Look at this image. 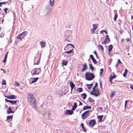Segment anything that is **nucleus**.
I'll return each instance as SVG.
<instances>
[{
  "mask_svg": "<svg viewBox=\"0 0 133 133\" xmlns=\"http://www.w3.org/2000/svg\"><path fill=\"white\" fill-rule=\"evenodd\" d=\"M90 94L94 96L95 97H97L99 96L101 94V92L98 89H97L96 90L95 89L94 91H91Z\"/></svg>",
  "mask_w": 133,
  "mask_h": 133,
  "instance_id": "obj_4",
  "label": "nucleus"
},
{
  "mask_svg": "<svg viewBox=\"0 0 133 133\" xmlns=\"http://www.w3.org/2000/svg\"><path fill=\"white\" fill-rule=\"evenodd\" d=\"M130 88L132 90H133V85H130Z\"/></svg>",
  "mask_w": 133,
  "mask_h": 133,
  "instance_id": "obj_55",
  "label": "nucleus"
},
{
  "mask_svg": "<svg viewBox=\"0 0 133 133\" xmlns=\"http://www.w3.org/2000/svg\"><path fill=\"white\" fill-rule=\"evenodd\" d=\"M126 40L127 42H128L129 41H130V40L129 39V38H127V39H126Z\"/></svg>",
  "mask_w": 133,
  "mask_h": 133,
  "instance_id": "obj_62",
  "label": "nucleus"
},
{
  "mask_svg": "<svg viewBox=\"0 0 133 133\" xmlns=\"http://www.w3.org/2000/svg\"><path fill=\"white\" fill-rule=\"evenodd\" d=\"M69 84H70V87L71 88V92L72 91V90L75 87V85L74 83L71 82H70L69 83Z\"/></svg>",
  "mask_w": 133,
  "mask_h": 133,
  "instance_id": "obj_12",
  "label": "nucleus"
},
{
  "mask_svg": "<svg viewBox=\"0 0 133 133\" xmlns=\"http://www.w3.org/2000/svg\"><path fill=\"white\" fill-rule=\"evenodd\" d=\"M100 88L102 89V81H100Z\"/></svg>",
  "mask_w": 133,
  "mask_h": 133,
  "instance_id": "obj_50",
  "label": "nucleus"
},
{
  "mask_svg": "<svg viewBox=\"0 0 133 133\" xmlns=\"http://www.w3.org/2000/svg\"><path fill=\"white\" fill-rule=\"evenodd\" d=\"M73 113V111L71 110H66L64 114L65 115H71Z\"/></svg>",
  "mask_w": 133,
  "mask_h": 133,
  "instance_id": "obj_9",
  "label": "nucleus"
},
{
  "mask_svg": "<svg viewBox=\"0 0 133 133\" xmlns=\"http://www.w3.org/2000/svg\"><path fill=\"white\" fill-rule=\"evenodd\" d=\"M112 48L113 46L112 45H110L109 46L108 48V52L109 53H110V52L112 50Z\"/></svg>",
  "mask_w": 133,
  "mask_h": 133,
  "instance_id": "obj_23",
  "label": "nucleus"
},
{
  "mask_svg": "<svg viewBox=\"0 0 133 133\" xmlns=\"http://www.w3.org/2000/svg\"><path fill=\"white\" fill-rule=\"evenodd\" d=\"M88 84H87V87H88V89H91V87H90V86H89V85H88Z\"/></svg>",
  "mask_w": 133,
  "mask_h": 133,
  "instance_id": "obj_47",
  "label": "nucleus"
},
{
  "mask_svg": "<svg viewBox=\"0 0 133 133\" xmlns=\"http://www.w3.org/2000/svg\"><path fill=\"white\" fill-rule=\"evenodd\" d=\"M95 76L94 75L90 72H86L85 74V77L87 80L91 81L93 79Z\"/></svg>",
  "mask_w": 133,
  "mask_h": 133,
  "instance_id": "obj_2",
  "label": "nucleus"
},
{
  "mask_svg": "<svg viewBox=\"0 0 133 133\" xmlns=\"http://www.w3.org/2000/svg\"><path fill=\"white\" fill-rule=\"evenodd\" d=\"M27 120L28 122H30L31 121V119L30 118H28L27 119Z\"/></svg>",
  "mask_w": 133,
  "mask_h": 133,
  "instance_id": "obj_56",
  "label": "nucleus"
},
{
  "mask_svg": "<svg viewBox=\"0 0 133 133\" xmlns=\"http://www.w3.org/2000/svg\"><path fill=\"white\" fill-rule=\"evenodd\" d=\"M90 57L92 59H93L94 58L93 56L92 55H90Z\"/></svg>",
  "mask_w": 133,
  "mask_h": 133,
  "instance_id": "obj_45",
  "label": "nucleus"
},
{
  "mask_svg": "<svg viewBox=\"0 0 133 133\" xmlns=\"http://www.w3.org/2000/svg\"><path fill=\"white\" fill-rule=\"evenodd\" d=\"M89 65L90 69L92 70H94V68L93 66L91 64H89Z\"/></svg>",
  "mask_w": 133,
  "mask_h": 133,
  "instance_id": "obj_28",
  "label": "nucleus"
},
{
  "mask_svg": "<svg viewBox=\"0 0 133 133\" xmlns=\"http://www.w3.org/2000/svg\"><path fill=\"white\" fill-rule=\"evenodd\" d=\"M93 28L95 29V30H96L97 29V25L96 24H94L93 25Z\"/></svg>",
  "mask_w": 133,
  "mask_h": 133,
  "instance_id": "obj_33",
  "label": "nucleus"
},
{
  "mask_svg": "<svg viewBox=\"0 0 133 133\" xmlns=\"http://www.w3.org/2000/svg\"><path fill=\"white\" fill-rule=\"evenodd\" d=\"M40 44H41V48H42L43 47H45V43L43 42H40Z\"/></svg>",
  "mask_w": 133,
  "mask_h": 133,
  "instance_id": "obj_21",
  "label": "nucleus"
},
{
  "mask_svg": "<svg viewBox=\"0 0 133 133\" xmlns=\"http://www.w3.org/2000/svg\"><path fill=\"white\" fill-rule=\"evenodd\" d=\"M7 112L8 114H9L10 113H13L14 112L12 110L11 108L10 107H9L7 111Z\"/></svg>",
  "mask_w": 133,
  "mask_h": 133,
  "instance_id": "obj_13",
  "label": "nucleus"
},
{
  "mask_svg": "<svg viewBox=\"0 0 133 133\" xmlns=\"http://www.w3.org/2000/svg\"><path fill=\"white\" fill-rule=\"evenodd\" d=\"M27 99L28 102L31 104L35 105L34 108L36 109V100L34 95L32 94H29L28 95Z\"/></svg>",
  "mask_w": 133,
  "mask_h": 133,
  "instance_id": "obj_1",
  "label": "nucleus"
},
{
  "mask_svg": "<svg viewBox=\"0 0 133 133\" xmlns=\"http://www.w3.org/2000/svg\"><path fill=\"white\" fill-rule=\"evenodd\" d=\"M28 34V32L26 31H25L20 34L21 36L23 38L26 35Z\"/></svg>",
  "mask_w": 133,
  "mask_h": 133,
  "instance_id": "obj_16",
  "label": "nucleus"
},
{
  "mask_svg": "<svg viewBox=\"0 0 133 133\" xmlns=\"http://www.w3.org/2000/svg\"><path fill=\"white\" fill-rule=\"evenodd\" d=\"M103 117V115L99 116H98V118L99 119V122H100L102 121V118Z\"/></svg>",
  "mask_w": 133,
  "mask_h": 133,
  "instance_id": "obj_25",
  "label": "nucleus"
},
{
  "mask_svg": "<svg viewBox=\"0 0 133 133\" xmlns=\"http://www.w3.org/2000/svg\"><path fill=\"white\" fill-rule=\"evenodd\" d=\"M81 96V97H82L84 99H85L86 98L87 96L86 94L85 93L82 94Z\"/></svg>",
  "mask_w": 133,
  "mask_h": 133,
  "instance_id": "obj_22",
  "label": "nucleus"
},
{
  "mask_svg": "<svg viewBox=\"0 0 133 133\" xmlns=\"http://www.w3.org/2000/svg\"><path fill=\"white\" fill-rule=\"evenodd\" d=\"M88 101L90 102H94V100L92 99L91 98L89 97V98L88 99Z\"/></svg>",
  "mask_w": 133,
  "mask_h": 133,
  "instance_id": "obj_30",
  "label": "nucleus"
},
{
  "mask_svg": "<svg viewBox=\"0 0 133 133\" xmlns=\"http://www.w3.org/2000/svg\"><path fill=\"white\" fill-rule=\"evenodd\" d=\"M91 108V107L90 106L84 105L83 108V110H85L90 109Z\"/></svg>",
  "mask_w": 133,
  "mask_h": 133,
  "instance_id": "obj_18",
  "label": "nucleus"
},
{
  "mask_svg": "<svg viewBox=\"0 0 133 133\" xmlns=\"http://www.w3.org/2000/svg\"><path fill=\"white\" fill-rule=\"evenodd\" d=\"M13 118V116L12 115L10 116H8L6 117V121H7L8 120H10L12 119Z\"/></svg>",
  "mask_w": 133,
  "mask_h": 133,
  "instance_id": "obj_24",
  "label": "nucleus"
},
{
  "mask_svg": "<svg viewBox=\"0 0 133 133\" xmlns=\"http://www.w3.org/2000/svg\"><path fill=\"white\" fill-rule=\"evenodd\" d=\"M5 97L8 99H14L17 97V96L15 95H12L10 96H6Z\"/></svg>",
  "mask_w": 133,
  "mask_h": 133,
  "instance_id": "obj_11",
  "label": "nucleus"
},
{
  "mask_svg": "<svg viewBox=\"0 0 133 133\" xmlns=\"http://www.w3.org/2000/svg\"><path fill=\"white\" fill-rule=\"evenodd\" d=\"M127 102H128V101H126L125 102V105H124L125 108H126V104H127Z\"/></svg>",
  "mask_w": 133,
  "mask_h": 133,
  "instance_id": "obj_53",
  "label": "nucleus"
},
{
  "mask_svg": "<svg viewBox=\"0 0 133 133\" xmlns=\"http://www.w3.org/2000/svg\"><path fill=\"white\" fill-rule=\"evenodd\" d=\"M51 112L50 111H46L43 114L44 117L46 119H49L51 116Z\"/></svg>",
  "mask_w": 133,
  "mask_h": 133,
  "instance_id": "obj_5",
  "label": "nucleus"
},
{
  "mask_svg": "<svg viewBox=\"0 0 133 133\" xmlns=\"http://www.w3.org/2000/svg\"><path fill=\"white\" fill-rule=\"evenodd\" d=\"M88 85L89 86H90V87H92V85H93V83H92L90 84H88Z\"/></svg>",
  "mask_w": 133,
  "mask_h": 133,
  "instance_id": "obj_63",
  "label": "nucleus"
},
{
  "mask_svg": "<svg viewBox=\"0 0 133 133\" xmlns=\"http://www.w3.org/2000/svg\"><path fill=\"white\" fill-rule=\"evenodd\" d=\"M6 59L4 58L3 61V63L5 62H6Z\"/></svg>",
  "mask_w": 133,
  "mask_h": 133,
  "instance_id": "obj_58",
  "label": "nucleus"
},
{
  "mask_svg": "<svg viewBox=\"0 0 133 133\" xmlns=\"http://www.w3.org/2000/svg\"><path fill=\"white\" fill-rule=\"evenodd\" d=\"M95 30H96L95 29L93 28L91 29V31L92 34H94V32L95 31Z\"/></svg>",
  "mask_w": 133,
  "mask_h": 133,
  "instance_id": "obj_42",
  "label": "nucleus"
},
{
  "mask_svg": "<svg viewBox=\"0 0 133 133\" xmlns=\"http://www.w3.org/2000/svg\"><path fill=\"white\" fill-rule=\"evenodd\" d=\"M77 89L79 92H81L82 91L83 89L82 88H79Z\"/></svg>",
  "mask_w": 133,
  "mask_h": 133,
  "instance_id": "obj_36",
  "label": "nucleus"
},
{
  "mask_svg": "<svg viewBox=\"0 0 133 133\" xmlns=\"http://www.w3.org/2000/svg\"><path fill=\"white\" fill-rule=\"evenodd\" d=\"M127 73L124 72V73L123 76L124 77H126L127 76Z\"/></svg>",
  "mask_w": 133,
  "mask_h": 133,
  "instance_id": "obj_43",
  "label": "nucleus"
},
{
  "mask_svg": "<svg viewBox=\"0 0 133 133\" xmlns=\"http://www.w3.org/2000/svg\"><path fill=\"white\" fill-rule=\"evenodd\" d=\"M8 9V8H4V11L5 12L6 14L7 13V10Z\"/></svg>",
  "mask_w": 133,
  "mask_h": 133,
  "instance_id": "obj_44",
  "label": "nucleus"
},
{
  "mask_svg": "<svg viewBox=\"0 0 133 133\" xmlns=\"http://www.w3.org/2000/svg\"><path fill=\"white\" fill-rule=\"evenodd\" d=\"M96 122L95 119L91 120L89 122V124L92 127H93L95 124Z\"/></svg>",
  "mask_w": 133,
  "mask_h": 133,
  "instance_id": "obj_10",
  "label": "nucleus"
},
{
  "mask_svg": "<svg viewBox=\"0 0 133 133\" xmlns=\"http://www.w3.org/2000/svg\"><path fill=\"white\" fill-rule=\"evenodd\" d=\"M17 38L18 39H20L21 40L22 38V37L21 36V35L20 34L18 35L17 37Z\"/></svg>",
  "mask_w": 133,
  "mask_h": 133,
  "instance_id": "obj_35",
  "label": "nucleus"
},
{
  "mask_svg": "<svg viewBox=\"0 0 133 133\" xmlns=\"http://www.w3.org/2000/svg\"><path fill=\"white\" fill-rule=\"evenodd\" d=\"M94 53L95 55H96V56H97V53L96 52V51H94Z\"/></svg>",
  "mask_w": 133,
  "mask_h": 133,
  "instance_id": "obj_57",
  "label": "nucleus"
},
{
  "mask_svg": "<svg viewBox=\"0 0 133 133\" xmlns=\"http://www.w3.org/2000/svg\"><path fill=\"white\" fill-rule=\"evenodd\" d=\"M68 63V61H65L63 60L62 62V64L64 65H67Z\"/></svg>",
  "mask_w": 133,
  "mask_h": 133,
  "instance_id": "obj_27",
  "label": "nucleus"
},
{
  "mask_svg": "<svg viewBox=\"0 0 133 133\" xmlns=\"http://www.w3.org/2000/svg\"><path fill=\"white\" fill-rule=\"evenodd\" d=\"M113 78H112L111 77H109V81L112 84V80L113 79Z\"/></svg>",
  "mask_w": 133,
  "mask_h": 133,
  "instance_id": "obj_38",
  "label": "nucleus"
},
{
  "mask_svg": "<svg viewBox=\"0 0 133 133\" xmlns=\"http://www.w3.org/2000/svg\"><path fill=\"white\" fill-rule=\"evenodd\" d=\"M19 102V101L18 100H17L15 101L10 100V103L12 104H16L17 102H18V103Z\"/></svg>",
  "mask_w": 133,
  "mask_h": 133,
  "instance_id": "obj_17",
  "label": "nucleus"
},
{
  "mask_svg": "<svg viewBox=\"0 0 133 133\" xmlns=\"http://www.w3.org/2000/svg\"><path fill=\"white\" fill-rule=\"evenodd\" d=\"M73 49H72V50L67 51H65L64 52V53H67V54H69V53H71L72 52V51L73 50Z\"/></svg>",
  "mask_w": 133,
  "mask_h": 133,
  "instance_id": "obj_31",
  "label": "nucleus"
},
{
  "mask_svg": "<svg viewBox=\"0 0 133 133\" xmlns=\"http://www.w3.org/2000/svg\"><path fill=\"white\" fill-rule=\"evenodd\" d=\"M92 60L93 62L95 64H96L97 63V62L96 61V60L94 58L92 59Z\"/></svg>",
  "mask_w": 133,
  "mask_h": 133,
  "instance_id": "obj_37",
  "label": "nucleus"
},
{
  "mask_svg": "<svg viewBox=\"0 0 133 133\" xmlns=\"http://www.w3.org/2000/svg\"><path fill=\"white\" fill-rule=\"evenodd\" d=\"M118 63H117L115 65V66H116V67L117 68L118 66Z\"/></svg>",
  "mask_w": 133,
  "mask_h": 133,
  "instance_id": "obj_61",
  "label": "nucleus"
},
{
  "mask_svg": "<svg viewBox=\"0 0 133 133\" xmlns=\"http://www.w3.org/2000/svg\"><path fill=\"white\" fill-rule=\"evenodd\" d=\"M117 14H116L114 17V20L115 21H116L117 19Z\"/></svg>",
  "mask_w": 133,
  "mask_h": 133,
  "instance_id": "obj_40",
  "label": "nucleus"
},
{
  "mask_svg": "<svg viewBox=\"0 0 133 133\" xmlns=\"http://www.w3.org/2000/svg\"><path fill=\"white\" fill-rule=\"evenodd\" d=\"M15 85L17 86H18L19 85V84L18 83L16 82L15 83Z\"/></svg>",
  "mask_w": 133,
  "mask_h": 133,
  "instance_id": "obj_49",
  "label": "nucleus"
},
{
  "mask_svg": "<svg viewBox=\"0 0 133 133\" xmlns=\"http://www.w3.org/2000/svg\"><path fill=\"white\" fill-rule=\"evenodd\" d=\"M110 42V40L108 35L106 36L105 38L104 41L102 42V44H106Z\"/></svg>",
  "mask_w": 133,
  "mask_h": 133,
  "instance_id": "obj_8",
  "label": "nucleus"
},
{
  "mask_svg": "<svg viewBox=\"0 0 133 133\" xmlns=\"http://www.w3.org/2000/svg\"><path fill=\"white\" fill-rule=\"evenodd\" d=\"M6 82L5 81V80H3L2 81V85H6Z\"/></svg>",
  "mask_w": 133,
  "mask_h": 133,
  "instance_id": "obj_41",
  "label": "nucleus"
},
{
  "mask_svg": "<svg viewBox=\"0 0 133 133\" xmlns=\"http://www.w3.org/2000/svg\"><path fill=\"white\" fill-rule=\"evenodd\" d=\"M81 126H82V128L83 129L85 128L84 127V124L83 123H81Z\"/></svg>",
  "mask_w": 133,
  "mask_h": 133,
  "instance_id": "obj_39",
  "label": "nucleus"
},
{
  "mask_svg": "<svg viewBox=\"0 0 133 133\" xmlns=\"http://www.w3.org/2000/svg\"><path fill=\"white\" fill-rule=\"evenodd\" d=\"M89 111L87 110L84 113L82 114L81 116L82 118L84 119L86 118H87L89 116Z\"/></svg>",
  "mask_w": 133,
  "mask_h": 133,
  "instance_id": "obj_6",
  "label": "nucleus"
},
{
  "mask_svg": "<svg viewBox=\"0 0 133 133\" xmlns=\"http://www.w3.org/2000/svg\"><path fill=\"white\" fill-rule=\"evenodd\" d=\"M98 85V83H96L95 85V86L93 88L92 90L93 91H94L95 89V88L97 87Z\"/></svg>",
  "mask_w": 133,
  "mask_h": 133,
  "instance_id": "obj_32",
  "label": "nucleus"
},
{
  "mask_svg": "<svg viewBox=\"0 0 133 133\" xmlns=\"http://www.w3.org/2000/svg\"><path fill=\"white\" fill-rule=\"evenodd\" d=\"M77 107V104L76 102L74 103V105L73 106L72 110H75Z\"/></svg>",
  "mask_w": 133,
  "mask_h": 133,
  "instance_id": "obj_20",
  "label": "nucleus"
},
{
  "mask_svg": "<svg viewBox=\"0 0 133 133\" xmlns=\"http://www.w3.org/2000/svg\"><path fill=\"white\" fill-rule=\"evenodd\" d=\"M41 70L39 68H35L31 72V75L34 76L35 75H38L41 73Z\"/></svg>",
  "mask_w": 133,
  "mask_h": 133,
  "instance_id": "obj_3",
  "label": "nucleus"
},
{
  "mask_svg": "<svg viewBox=\"0 0 133 133\" xmlns=\"http://www.w3.org/2000/svg\"><path fill=\"white\" fill-rule=\"evenodd\" d=\"M7 56H8V55H7V54H6L5 55L4 58L6 59L7 58Z\"/></svg>",
  "mask_w": 133,
  "mask_h": 133,
  "instance_id": "obj_64",
  "label": "nucleus"
},
{
  "mask_svg": "<svg viewBox=\"0 0 133 133\" xmlns=\"http://www.w3.org/2000/svg\"><path fill=\"white\" fill-rule=\"evenodd\" d=\"M115 75L114 74H113V76H111V77L113 79L115 78Z\"/></svg>",
  "mask_w": 133,
  "mask_h": 133,
  "instance_id": "obj_54",
  "label": "nucleus"
},
{
  "mask_svg": "<svg viewBox=\"0 0 133 133\" xmlns=\"http://www.w3.org/2000/svg\"><path fill=\"white\" fill-rule=\"evenodd\" d=\"M83 68L81 70V71L82 72H83L85 70L87 69V64L86 63H85L83 65Z\"/></svg>",
  "mask_w": 133,
  "mask_h": 133,
  "instance_id": "obj_14",
  "label": "nucleus"
},
{
  "mask_svg": "<svg viewBox=\"0 0 133 133\" xmlns=\"http://www.w3.org/2000/svg\"><path fill=\"white\" fill-rule=\"evenodd\" d=\"M39 59L40 58H39L38 55H36L34 58V65L38 64V63L39 62Z\"/></svg>",
  "mask_w": 133,
  "mask_h": 133,
  "instance_id": "obj_7",
  "label": "nucleus"
},
{
  "mask_svg": "<svg viewBox=\"0 0 133 133\" xmlns=\"http://www.w3.org/2000/svg\"><path fill=\"white\" fill-rule=\"evenodd\" d=\"M1 3H2V4H6V2H1Z\"/></svg>",
  "mask_w": 133,
  "mask_h": 133,
  "instance_id": "obj_59",
  "label": "nucleus"
},
{
  "mask_svg": "<svg viewBox=\"0 0 133 133\" xmlns=\"http://www.w3.org/2000/svg\"><path fill=\"white\" fill-rule=\"evenodd\" d=\"M123 32V30L122 29H120L119 31V32L120 34L122 35V33Z\"/></svg>",
  "mask_w": 133,
  "mask_h": 133,
  "instance_id": "obj_52",
  "label": "nucleus"
},
{
  "mask_svg": "<svg viewBox=\"0 0 133 133\" xmlns=\"http://www.w3.org/2000/svg\"><path fill=\"white\" fill-rule=\"evenodd\" d=\"M55 0H49V3L51 7H53L54 5Z\"/></svg>",
  "mask_w": 133,
  "mask_h": 133,
  "instance_id": "obj_15",
  "label": "nucleus"
},
{
  "mask_svg": "<svg viewBox=\"0 0 133 133\" xmlns=\"http://www.w3.org/2000/svg\"><path fill=\"white\" fill-rule=\"evenodd\" d=\"M98 48L99 50H102L103 51V48L102 45H99Z\"/></svg>",
  "mask_w": 133,
  "mask_h": 133,
  "instance_id": "obj_26",
  "label": "nucleus"
},
{
  "mask_svg": "<svg viewBox=\"0 0 133 133\" xmlns=\"http://www.w3.org/2000/svg\"><path fill=\"white\" fill-rule=\"evenodd\" d=\"M5 101H6L7 102H10V100H8L7 99H6V98L5 99Z\"/></svg>",
  "mask_w": 133,
  "mask_h": 133,
  "instance_id": "obj_60",
  "label": "nucleus"
},
{
  "mask_svg": "<svg viewBox=\"0 0 133 133\" xmlns=\"http://www.w3.org/2000/svg\"><path fill=\"white\" fill-rule=\"evenodd\" d=\"M78 102H79V106L81 105H83L82 103L80 101H77Z\"/></svg>",
  "mask_w": 133,
  "mask_h": 133,
  "instance_id": "obj_51",
  "label": "nucleus"
},
{
  "mask_svg": "<svg viewBox=\"0 0 133 133\" xmlns=\"http://www.w3.org/2000/svg\"><path fill=\"white\" fill-rule=\"evenodd\" d=\"M117 63H118V64L119 63H121V64L122 63L121 62L120 59H118Z\"/></svg>",
  "mask_w": 133,
  "mask_h": 133,
  "instance_id": "obj_48",
  "label": "nucleus"
},
{
  "mask_svg": "<svg viewBox=\"0 0 133 133\" xmlns=\"http://www.w3.org/2000/svg\"><path fill=\"white\" fill-rule=\"evenodd\" d=\"M1 70L3 71V72L5 74L6 73V71L5 70H4L3 69H1Z\"/></svg>",
  "mask_w": 133,
  "mask_h": 133,
  "instance_id": "obj_46",
  "label": "nucleus"
},
{
  "mask_svg": "<svg viewBox=\"0 0 133 133\" xmlns=\"http://www.w3.org/2000/svg\"><path fill=\"white\" fill-rule=\"evenodd\" d=\"M115 94V93L114 91L112 92L111 94L110 97L112 98L114 96Z\"/></svg>",
  "mask_w": 133,
  "mask_h": 133,
  "instance_id": "obj_29",
  "label": "nucleus"
},
{
  "mask_svg": "<svg viewBox=\"0 0 133 133\" xmlns=\"http://www.w3.org/2000/svg\"><path fill=\"white\" fill-rule=\"evenodd\" d=\"M39 78H32V81L31 83V84H32L36 82Z\"/></svg>",
  "mask_w": 133,
  "mask_h": 133,
  "instance_id": "obj_19",
  "label": "nucleus"
},
{
  "mask_svg": "<svg viewBox=\"0 0 133 133\" xmlns=\"http://www.w3.org/2000/svg\"><path fill=\"white\" fill-rule=\"evenodd\" d=\"M103 68H102L100 70V75H101L103 74Z\"/></svg>",
  "mask_w": 133,
  "mask_h": 133,
  "instance_id": "obj_34",
  "label": "nucleus"
}]
</instances>
